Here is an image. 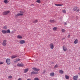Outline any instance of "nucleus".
<instances>
[{
    "label": "nucleus",
    "mask_w": 80,
    "mask_h": 80,
    "mask_svg": "<svg viewBox=\"0 0 80 80\" xmlns=\"http://www.w3.org/2000/svg\"><path fill=\"white\" fill-rule=\"evenodd\" d=\"M7 41L6 40H2V45L3 46H5L7 45V43L6 42Z\"/></svg>",
    "instance_id": "obj_1"
},
{
    "label": "nucleus",
    "mask_w": 80,
    "mask_h": 80,
    "mask_svg": "<svg viewBox=\"0 0 80 80\" xmlns=\"http://www.w3.org/2000/svg\"><path fill=\"white\" fill-rule=\"evenodd\" d=\"M6 62L8 65H9L11 64V60L10 59L8 58L6 59Z\"/></svg>",
    "instance_id": "obj_2"
},
{
    "label": "nucleus",
    "mask_w": 80,
    "mask_h": 80,
    "mask_svg": "<svg viewBox=\"0 0 80 80\" xmlns=\"http://www.w3.org/2000/svg\"><path fill=\"white\" fill-rule=\"evenodd\" d=\"M10 12L9 11H5L3 13H2V14L4 16H6L7 15L8 13H10Z\"/></svg>",
    "instance_id": "obj_3"
},
{
    "label": "nucleus",
    "mask_w": 80,
    "mask_h": 80,
    "mask_svg": "<svg viewBox=\"0 0 80 80\" xmlns=\"http://www.w3.org/2000/svg\"><path fill=\"white\" fill-rule=\"evenodd\" d=\"M62 48L64 51H67L68 50V48L66 46L64 45L62 47Z\"/></svg>",
    "instance_id": "obj_4"
},
{
    "label": "nucleus",
    "mask_w": 80,
    "mask_h": 80,
    "mask_svg": "<svg viewBox=\"0 0 80 80\" xmlns=\"http://www.w3.org/2000/svg\"><path fill=\"white\" fill-rule=\"evenodd\" d=\"M23 14H22V13H18L17 15H15V17L16 18H17L18 17H19L20 16H23Z\"/></svg>",
    "instance_id": "obj_5"
},
{
    "label": "nucleus",
    "mask_w": 80,
    "mask_h": 80,
    "mask_svg": "<svg viewBox=\"0 0 80 80\" xmlns=\"http://www.w3.org/2000/svg\"><path fill=\"white\" fill-rule=\"evenodd\" d=\"M49 46L51 49H53L54 48V45L53 43H51L49 44Z\"/></svg>",
    "instance_id": "obj_6"
},
{
    "label": "nucleus",
    "mask_w": 80,
    "mask_h": 80,
    "mask_svg": "<svg viewBox=\"0 0 80 80\" xmlns=\"http://www.w3.org/2000/svg\"><path fill=\"white\" fill-rule=\"evenodd\" d=\"M32 69L33 71H36L37 72H38L40 71V69L37 68H33Z\"/></svg>",
    "instance_id": "obj_7"
},
{
    "label": "nucleus",
    "mask_w": 80,
    "mask_h": 80,
    "mask_svg": "<svg viewBox=\"0 0 80 80\" xmlns=\"http://www.w3.org/2000/svg\"><path fill=\"white\" fill-rule=\"evenodd\" d=\"M17 66L19 67H22L24 66V65L22 63H18Z\"/></svg>",
    "instance_id": "obj_8"
},
{
    "label": "nucleus",
    "mask_w": 80,
    "mask_h": 80,
    "mask_svg": "<svg viewBox=\"0 0 80 80\" xmlns=\"http://www.w3.org/2000/svg\"><path fill=\"white\" fill-rule=\"evenodd\" d=\"M25 43V41L24 40H21L19 42V43L21 44H24Z\"/></svg>",
    "instance_id": "obj_9"
},
{
    "label": "nucleus",
    "mask_w": 80,
    "mask_h": 80,
    "mask_svg": "<svg viewBox=\"0 0 80 80\" xmlns=\"http://www.w3.org/2000/svg\"><path fill=\"white\" fill-rule=\"evenodd\" d=\"M78 78V75L74 76L73 77V79L74 80H77Z\"/></svg>",
    "instance_id": "obj_10"
},
{
    "label": "nucleus",
    "mask_w": 80,
    "mask_h": 80,
    "mask_svg": "<svg viewBox=\"0 0 80 80\" xmlns=\"http://www.w3.org/2000/svg\"><path fill=\"white\" fill-rule=\"evenodd\" d=\"M31 75H33V74H38V72H35L32 71V72L31 73Z\"/></svg>",
    "instance_id": "obj_11"
},
{
    "label": "nucleus",
    "mask_w": 80,
    "mask_h": 80,
    "mask_svg": "<svg viewBox=\"0 0 80 80\" xmlns=\"http://www.w3.org/2000/svg\"><path fill=\"white\" fill-rule=\"evenodd\" d=\"M17 38L18 39H22V37L20 35H18L17 36Z\"/></svg>",
    "instance_id": "obj_12"
},
{
    "label": "nucleus",
    "mask_w": 80,
    "mask_h": 80,
    "mask_svg": "<svg viewBox=\"0 0 80 80\" xmlns=\"http://www.w3.org/2000/svg\"><path fill=\"white\" fill-rule=\"evenodd\" d=\"M49 22L51 23H53L55 22V20H50L49 21Z\"/></svg>",
    "instance_id": "obj_13"
},
{
    "label": "nucleus",
    "mask_w": 80,
    "mask_h": 80,
    "mask_svg": "<svg viewBox=\"0 0 80 80\" xmlns=\"http://www.w3.org/2000/svg\"><path fill=\"white\" fill-rule=\"evenodd\" d=\"M78 40L77 39H76L74 42L75 44H77L78 43Z\"/></svg>",
    "instance_id": "obj_14"
},
{
    "label": "nucleus",
    "mask_w": 80,
    "mask_h": 80,
    "mask_svg": "<svg viewBox=\"0 0 80 80\" xmlns=\"http://www.w3.org/2000/svg\"><path fill=\"white\" fill-rule=\"evenodd\" d=\"M2 34H7V32L6 30H2Z\"/></svg>",
    "instance_id": "obj_15"
},
{
    "label": "nucleus",
    "mask_w": 80,
    "mask_h": 80,
    "mask_svg": "<svg viewBox=\"0 0 80 80\" xmlns=\"http://www.w3.org/2000/svg\"><path fill=\"white\" fill-rule=\"evenodd\" d=\"M78 8L77 7H74V8H73V10L74 11H76L77 10Z\"/></svg>",
    "instance_id": "obj_16"
},
{
    "label": "nucleus",
    "mask_w": 80,
    "mask_h": 80,
    "mask_svg": "<svg viewBox=\"0 0 80 80\" xmlns=\"http://www.w3.org/2000/svg\"><path fill=\"white\" fill-rule=\"evenodd\" d=\"M8 1V0H4V2L5 3V4H7L8 3H9Z\"/></svg>",
    "instance_id": "obj_17"
},
{
    "label": "nucleus",
    "mask_w": 80,
    "mask_h": 80,
    "mask_svg": "<svg viewBox=\"0 0 80 80\" xmlns=\"http://www.w3.org/2000/svg\"><path fill=\"white\" fill-rule=\"evenodd\" d=\"M65 78L67 79H69L70 78V77H69V76L67 75H66L65 76Z\"/></svg>",
    "instance_id": "obj_18"
},
{
    "label": "nucleus",
    "mask_w": 80,
    "mask_h": 80,
    "mask_svg": "<svg viewBox=\"0 0 80 80\" xmlns=\"http://www.w3.org/2000/svg\"><path fill=\"white\" fill-rule=\"evenodd\" d=\"M11 33L10 30L9 29H8L6 31V33Z\"/></svg>",
    "instance_id": "obj_19"
},
{
    "label": "nucleus",
    "mask_w": 80,
    "mask_h": 80,
    "mask_svg": "<svg viewBox=\"0 0 80 80\" xmlns=\"http://www.w3.org/2000/svg\"><path fill=\"white\" fill-rule=\"evenodd\" d=\"M50 75L51 76L53 77L54 76V72H52L50 73Z\"/></svg>",
    "instance_id": "obj_20"
},
{
    "label": "nucleus",
    "mask_w": 80,
    "mask_h": 80,
    "mask_svg": "<svg viewBox=\"0 0 80 80\" xmlns=\"http://www.w3.org/2000/svg\"><path fill=\"white\" fill-rule=\"evenodd\" d=\"M55 5L57 6H61L64 5L63 4H55Z\"/></svg>",
    "instance_id": "obj_21"
},
{
    "label": "nucleus",
    "mask_w": 80,
    "mask_h": 80,
    "mask_svg": "<svg viewBox=\"0 0 80 80\" xmlns=\"http://www.w3.org/2000/svg\"><path fill=\"white\" fill-rule=\"evenodd\" d=\"M59 73L61 74H63L64 73V71L62 70H59Z\"/></svg>",
    "instance_id": "obj_22"
},
{
    "label": "nucleus",
    "mask_w": 80,
    "mask_h": 80,
    "mask_svg": "<svg viewBox=\"0 0 80 80\" xmlns=\"http://www.w3.org/2000/svg\"><path fill=\"white\" fill-rule=\"evenodd\" d=\"M37 22H38V20H34L32 21V23H37Z\"/></svg>",
    "instance_id": "obj_23"
},
{
    "label": "nucleus",
    "mask_w": 80,
    "mask_h": 80,
    "mask_svg": "<svg viewBox=\"0 0 80 80\" xmlns=\"http://www.w3.org/2000/svg\"><path fill=\"white\" fill-rule=\"evenodd\" d=\"M58 67V64H56L54 67V68H57Z\"/></svg>",
    "instance_id": "obj_24"
},
{
    "label": "nucleus",
    "mask_w": 80,
    "mask_h": 80,
    "mask_svg": "<svg viewBox=\"0 0 80 80\" xmlns=\"http://www.w3.org/2000/svg\"><path fill=\"white\" fill-rule=\"evenodd\" d=\"M36 2L39 3H40L41 2L40 0H37Z\"/></svg>",
    "instance_id": "obj_25"
},
{
    "label": "nucleus",
    "mask_w": 80,
    "mask_h": 80,
    "mask_svg": "<svg viewBox=\"0 0 80 80\" xmlns=\"http://www.w3.org/2000/svg\"><path fill=\"white\" fill-rule=\"evenodd\" d=\"M58 29V28L57 27H54L53 28V30L54 31H55L56 30H57Z\"/></svg>",
    "instance_id": "obj_26"
},
{
    "label": "nucleus",
    "mask_w": 80,
    "mask_h": 80,
    "mask_svg": "<svg viewBox=\"0 0 80 80\" xmlns=\"http://www.w3.org/2000/svg\"><path fill=\"white\" fill-rule=\"evenodd\" d=\"M28 71V69H26L25 70L24 72L25 73H26Z\"/></svg>",
    "instance_id": "obj_27"
},
{
    "label": "nucleus",
    "mask_w": 80,
    "mask_h": 80,
    "mask_svg": "<svg viewBox=\"0 0 80 80\" xmlns=\"http://www.w3.org/2000/svg\"><path fill=\"white\" fill-rule=\"evenodd\" d=\"M61 31L62 32H65L66 31V30L64 29H62Z\"/></svg>",
    "instance_id": "obj_28"
},
{
    "label": "nucleus",
    "mask_w": 80,
    "mask_h": 80,
    "mask_svg": "<svg viewBox=\"0 0 80 80\" xmlns=\"http://www.w3.org/2000/svg\"><path fill=\"white\" fill-rule=\"evenodd\" d=\"M12 76H9L8 77V78L9 79H12Z\"/></svg>",
    "instance_id": "obj_29"
},
{
    "label": "nucleus",
    "mask_w": 80,
    "mask_h": 80,
    "mask_svg": "<svg viewBox=\"0 0 80 80\" xmlns=\"http://www.w3.org/2000/svg\"><path fill=\"white\" fill-rule=\"evenodd\" d=\"M8 28L6 26H4L3 27V29H6Z\"/></svg>",
    "instance_id": "obj_30"
},
{
    "label": "nucleus",
    "mask_w": 80,
    "mask_h": 80,
    "mask_svg": "<svg viewBox=\"0 0 80 80\" xmlns=\"http://www.w3.org/2000/svg\"><path fill=\"white\" fill-rule=\"evenodd\" d=\"M16 57H17L16 56H12L11 57L12 58H14Z\"/></svg>",
    "instance_id": "obj_31"
},
{
    "label": "nucleus",
    "mask_w": 80,
    "mask_h": 80,
    "mask_svg": "<svg viewBox=\"0 0 80 80\" xmlns=\"http://www.w3.org/2000/svg\"><path fill=\"white\" fill-rule=\"evenodd\" d=\"M66 10L64 9L62 10V12L63 13H66Z\"/></svg>",
    "instance_id": "obj_32"
},
{
    "label": "nucleus",
    "mask_w": 80,
    "mask_h": 80,
    "mask_svg": "<svg viewBox=\"0 0 80 80\" xmlns=\"http://www.w3.org/2000/svg\"><path fill=\"white\" fill-rule=\"evenodd\" d=\"M34 80H39L38 78H34Z\"/></svg>",
    "instance_id": "obj_33"
},
{
    "label": "nucleus",
    "mask_w": 80,
    "mask_h": 80,
    "mask_svg": "<svg viewBox=\"0 0 80 80\" xmlns=\"http://www.w3.org/2000/svg\"><path fill=\"white\" fill-rule=\"evenodd\" d=\"M4 63L3 62H0V65H2V64H3Z\"/></svg>",
    "instance_id": "obj_34"
},
{
    "label": "nucleus",
    "mask_w": 80,
    "mask_h": 80,
    "mask_svg": "<svg viewBox=\"0 0 80 80\" xmlns=\"http://www.w3.org/2000/svg\"><path fill=\"white\" fill-rule=\"evenodd\" d=\"M19 12L20 13H22V14H23L24 13V12H23L21 11H20Z\"/></svg>",
    "instance_id": "obj_35"
},
{
    "label": "nucleus",
    "mask_w": 80,
    "mask_h": 80,
    "mask_svg": "<svg viewBox=\"0 0 80 80\" xmlns=\"http://www.w3.org/2000/svg\"><path fill=\"white\" fill-rule=\"evenodd\" d=\"M80 11V10L78 9V10H77V12H78Z\"/></svg>",
    "instance_id": "obj_36"
},
{
    "label": "nucleus",
    "mask_w": 80,
    "mask_h": 80,
    "mask_svg": "<svg viewBox=\"0 0 80 80\" xmlns=\"http://www.w3.org/2000/svg\"><path fill=\"white\" fill-rule=\"evenodd\" d=\"M34 4H31L30 5V6H34Z\"/></svg>",
    "instance_id": "obj_37"
},
{
    "label": "nucleus",
    "mask_w": 80,
    "mask_h": 80,
    "mask_svg": "<svg viewBox=\"0 0 80 80\" xmlns=\"http://www.w3.org/2000/svg\"><path fill=\"white\" fill-rule=\"evenodd\" d=\"M64 25H67V23L66 22H64Z\"/></svg>",
    "instance_id": "obj_38"
},
{
    "label": "nucleus",
    "mask_w": 80,
    "mask_h": 80,
    "mask_svg": "<svg viewBox=\"0 0 80 80\" xmlns=\"http://www.w3.org/2000/svg\"><path fill=\"white\" fill-rule=\"evenodd\" d=\"M68 38H69L70 37V35H68Z\"/></svg>",
    "instance_id": "obj_39"
},
{
    "label": "nucleus",
    "mask_w": 80,
    "mask_h": 80,
    "mask_svg": "<svg viewBox=\"0 0 80 80\" xmlns=\"http://www.w3.org/2000/svg\"><path fill=\"white\" fill-rule=\"evenodd\" d=\"M63 19V17H60V19L62 20Z\"/></svg>",
    "instance_id": "obj_40"
},
{
    "label": "nucleus",
    "mask_w": 80,
    "mask_h": 80,
    "mask_svg": "<svg viewBox=\"0 0 80 80\" xmlns=\"http://www.w3.org/2000/svg\"><path fill=\"white\" fill-rule=\"evenodd\" d=\"M18 80H21V78H19L18 79Z\"/></svg>",
    "instance_id": "obj_41"
},
{
    "label": "nucleus",
    "mask_w": 80,
    "mask_h": 80,
    "mask_svg": "<svg viewBox=\"0 0 80 80\" xmlns=\"http://www.w3.org/2000/svg\"><path fill=\"white\" fill-rule=\"evenodd\" d=\"M17 60V61H20V59H18Z\"/></svg>",
    "instance_id": "obj_42"
},
{
    "label": "nucleus",
    "mask_w": 80,
    "mask_h": 80,
    "mask_svg": "<svg viewBox=\"0 0 80 80\" xmlns=\"http://www.w3.org/2000/svg\"><path fill=\"white\" fill-rule=\"evenodd\" d=\"M18 62V60H17L16 61H14L15 62Z\"/></svg>",
    "instance_id": "obj_43"
},
{
    "label": "nucleus",
    "mask_w": 80,
    "mask_h": 80,
    "mask_svg": "<svg viewBox=\"0 0 80 80\" xmlns=\"http://www.w3.org/2000/svg\"><path fill=\"white\" fill-rule=\"evenodd\" d=\"M45 73V71H44L43 72H42V73Z\"/></svg>",
    "instance_id": "obj_44"
},
{
    "label": "nucleus",
    "mask_w": 80,
    "mask_h": 80,
    "mask_svg": "<svg viewBox=\"0 0 80 80\" xmlns=\"http://www.w3.org/2000/svg\"><path fill=\"white\" fill-rule=\"evenodd\" d=\"M27 80H31L30 79H27Z\"/></svg>",
    "instance_id": "obj_45"
},
{
    "label": "nucleus",
    "mask_w": 80,
    "mask_h": 80,
    "mask_svg": "<svg viewBox=\"0 0 80 80\" xmlns=\"http://www.w3.org/2000/svg\"><path fill=\"white\" fill-rule=\"evenodd\" d=\"M53 63H54V62L52 63V64H53Z\"/></svg>",
    "instance_id": "obj_46"
},
{
    "label": "nucleus",
    "mask_w": 80,
    "mask_h": 80,
    "mask_svg": "<svg viewBox=\"0 0 80 80\" xmlns=\"http://www.w3.org/2000/svg\"><path fill=\"white\" fill-rule=\"evenodd\" d=\"M0 43H1V42H0Z\"/></svg>",
    "instance_id": "obj_47"
},
{
    "label": "nucleus",
    "mask_w": 80,
    "mask_h": 80,
    "mask_svg": "<svg viewBox=\"0 0 80 80\" xmlns=\"http://www.w3.org/2000/svg\"><path fill=\"white\" fill-rule=\"evenodd\" d=\"M79 80H80V79Z\"/></svg>",
    "instance_id": "obj_48"
}]
</instances>
